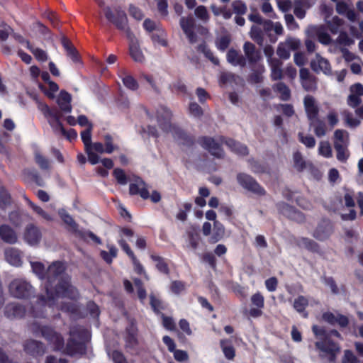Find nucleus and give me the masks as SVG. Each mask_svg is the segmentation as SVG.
Wrapping results in <instances>:
<instances>
[{
	"instance_id": "nucleus-1",
	"label": "nucleus",
	"mask_w": 363,
	"mask_h": 363,
	"mask_svg": "<svg viewBox=\"0 0 363 363\" xmlns=\"http://www.w3.org/2000/svg\"><path fill=\"white\" fill-rule=\"evenodd\" d=\"M65 264L60 261L53 262L46 271L45 290L47 296H41L38 304L52 306L60 297L76 299L79 294L75 287L70 284V277L65 274Z\"/></svg>"
},
{
	"instance_id": "nucleus-2",
	"label": "nucleus",
	"mask_w": 363,
	"mask_h": 363,
	"mask_svg": "<svg viewBox=\"0 0 363 363\" xmlns=\"http://www.w3.org/2000/svg\"><path fill=\"white\" fill-rule=\"evenodd\" d=\"M30 330L35 335H40L50 344H52L54 350H62L63 352L71 356L83 354L85 351V342L89 338L87 330L79 325H74L70 328V337L65 347L63 337L52 328L41 326L38 323L34 322L30 325Z\"/></svg>"
},
{
	"instance_id": "nucleus-3",
	"label": "nucleus",
	"mask_w": 363,
	"mask_h": 363,
	"mask_svg": "<svg viewBox=\"0 0 363 363\" xmlns=\"http://www.w3.org/2000/svg\"><path fill=\"white\" fill-rule=\"evenodd\" d=\"M105 17L112 23L118 30L123 31L129 40V50L131 57L137 62H143L145 60L144 55L140 49L138 39L128 26V17L125 12L121 6L114 9V12L111 7L105 8Z\"/></svg>"
},
{
	"instance_id": "nucleus-4",
	"label": "nucleus",
	"mask_w": 363,
	"mask_h": 363,
	"mask_svg": "<svg viewBox=\"0 0 363 363\" xmlns=\"http://www.w3.org/2000/svg\"><path fill=\"white\" fill-rule=\"evenodd\" d=\"M172 112L164 106H161L157 110V121L159 127L165 133H171L174 138L179 143L190 146L194 144V140L182 128L172 123Z\"/></svg>"
},
{
	"instance_id": "nucleus-5",
	"label": "nucleus",
	"mask_w": 363,
	"mask_h": 363,
	"mask_svg": "<svg viewBox=\"0 0 363 363\" xmlns=\"http://www.w3.org/2000/svg\"><path fill=\"white\" fill-rule=\"evenodd\" d=\"M312 330L318 339L315 342V347L320 351L319 356L330 363H335L337 354L340 352V347L330 338V334L325 328L313 325Z\"/></svg>"
},
{
	"instance_id": "nucleus-6",
	"label": "nucleus",
	"mask_w": 363,
	"mask_h": 363,
	"mask_svg": "<svg viewBox=\"0 0 363 363\" xmlns=\"http://www.w3.org/2000/svg\"><path fill=\"white\" fill-rule=\"evenodd\" d=\"M129 180L130 182L129 185V194L130 195L138 194L143 199H150L153 203H157L160 201V194L157 191H153L152 194H150L149 186L140 177L133 175Z\"/></svg>"
},
{
	"instance_id": "nucleus-7",
	"label": "nucleus",
	"mask_w": 363,
	"mask_h": 363,
	"mask_svg": "<svg viewBox=\"0 0 363 363\" xmlns=\"http://www.w3.org/2000/svg\"><path fill=\"white\" fill-rule=\"evenodd\" d=\"M9 289L11 294L17 298H28L35 293L33 286L23 279H13Z\"/></svg>"
},
{
	"instance_id": "nucleus-8",
	"label": "nucleus",
	"mask_w": 363,
	"mask_h": 363,
	"mask_svg": "<svg viewBox=\"0 0 363 363\" xmlns=\"http://www.w3.org/2000/svg\"><path fill=\"white\" fill-rule=\"evenodd\" d=\"M238 183L245 189L254 194L263 195L265 191L255 179L249 174L245 173H239L237 174Z\"/></svg>"
},
{
	"instance_id": "nucleus-9",
	"label": "nucleus",
	"mask_w": 363,
	"mask_h": 363,
	"mask_svg": "<svg viewBox=\"0 0 363 363\" xmlns=\"http://www.w3.org/2000/svg\"><path fill=\"white\" fill-rule=\"evenodd\" d=\"M299 77L301 84L305 91L313 92L317 89V78L310 72L308 69L301 68Z\"/></svg>"
},
{
	"instance_id": "nucleus-10",
	"label": "nucleus",
	"mask_w": 363,
	"mask_h": 363,
	"mask_svg": "<svg viewBox=\"0 0 363 363\" xmlns=\"http://www.w3.org/2000/svg\"><path fill=\"white\" fill-rule=\"evenodd\" d=\"M93 128V125H89V128H87L86 130H83L81 133L82 140L84 144L85 151L88 155V160L91 164H96L99 162L100 157L96 153H92L89 150V147L91 143V130Z\"/></svg>"
},
{
	"instance_id": "nucleus-11",
	"label": "nucleus",
	"mask_w": 363,
	"mask_h": 363,
	"mask_svg": "<svg viewBox=\"0 0 363 363\" xmlns=\"http://www.w3.org/2000/svg\"><path fill=\"white\" fill-rule=\"evenodd\" d=\"M199 144L205 150H208L212 155L221 158L224 155V152L220 145L211 137H202L199 140Z\"/></svg>"
},
{
	"instance_id": "nucleus-12",
	"label": "nucleus",
	"mask_w": 363,
	"mask_h": 363,
	"mask_svg": "<svg viewBox=\"0 0 363 363\" xmlns=\"http://www.w3.org/2000/svg\"><path fill=\"white\" fill-rule=\"evenodd\" d=\"M333 233V226L330 220L323 219L317 225L313 232V237L318 240L328 239Z\"/></svg>"
},
{
	"instance_id": "nucleus-13",
	"label": "nucleus",
	"mask_w": 363,
	"mask_h": 363,
	"mask_svg": "<svg viewBox=\"0 0 363 363\" xmlns=\"http://www.w3.org/2000/svg\"><path fill=\"white\" fill-rule=\"evenodd\" d=\"M4 312L7 318L13 320L24 317L26 310L23 305L11 302L6 305Z\"/></svg>"
},
{
	"instance_id": "nucleus-14",
	"label": "nucleus",
	"mask_w": 363,
	"mask_h": 363,
	"mask_svg": "<svg viewBox=\"0 0 363 363\" xmlns=\"http://www.w3.org/2000/svg\"><path fill=\"white\" fill-rule=\"evenodd\" d=\"M311 68L316 73L323 72L325 74H331V67L329 61L323 57L319 53L315 54V57L311 61Z\"/></svg>"
},
{
	"instance_id": "nucleus-15",
	"label": "nucleus",
	"mask_w": 363,
	"mask_h": 363,
	"mask_svg": "<svg viewBox=\"0 0 363 363\" xmlns=\"http://www.w3.org/2000/svg\"><path fill=\"white\" fill-rule=\"evenodd\" d=\"M277 210L280 213L291 220L296 221H303L304 218L303 214L296 211L294 207L284 202H279L276 205Z\"/></svg>"
},
{
	"instance_id": "nucleus-16",
	"label": "nucleus",
	"mask_w": 363,
	"mask_h": 363,
	"mask_svg": "<svg viewBox=\"0 0 363 363\" xmlns=\"http://www.w3.org/2000/svg\"><path fill=\"white\" fill-rule=\"evenodd\" d=\"M42 233L40 230L33 224L26 226L24 233V239L30 245H37L41 240Z\"/></svg>"
},
{
	"instance_id": "nucleus-17",
	"label": "nucleus",
	"mask_w": 363,
	"mask_h": 363,
	"mask_svg": "<svg viewBox=\"0 0 363 363\" xmlns=\"http://www.w3.org/2000/svg\"><path fill=\"white\" fill-rule=\"evenodd\" d=\"M243 51L250 64H255L262 59V53L255 45L250 42H245Z\"/></svg>"
},
{
	"instance_id": "nucleus-18",
	"label": "nucleus",
	"mask_w": 363,
	"mask_h": 363,
	"mask_svg": "<svg viewBox=\"0 0 363 363\" xmlns=\"http://www.w3.org/2000/svg\"><path fill=\"white\" fill-rule=\"evenodd\" d=\"M24 350L33 356L43 355L45 353V346L43 342L35 340H28L24 343Z\"/></svg>"
},
{
	"instance_id": "nucleus-19",
	"label": "nucleus",
	"mask_w": 363,
	"mask_h": 363,
	"mask_svg": "<svg viewBox=\"0 0 363 363\" xmlns=\"http://www.w3.org/2000/svg\"><path fill=\"white\" fill-rule=\"evenodd\" d=\"M304 107L309 121H313L318 118L319 108L315 103V99L310 95L305 96Z\"/></svg>"
},
{
	"instance_id": "nucleus-20",
	"label": "nucleus",
	"mask_w": 363,
	"mask_h": 363,
	"mask_svg": "<svg viewBox=\"0 0 363 363\" xmlns=\"http://www.w3.org/2000/svg\"><path fill=\"white\" fill-rule=\"evenodd\" d=\"M6 260L13 266L20 267L22 264V255L19 250L8 247L4 251Z\"/></svg>"
},
{
	"instance_id": "nucleus-21",
	"label": "nucleus",
	"mask_w": 363,
	"mask_h": 363,
	"mask_svg": "<svg viewBox=\"0 0 363 363\" xmlns=\"http://www.w3.org/2000/svg\"><path fill=\"white\" fill-rule=\"evenodd\" d=\"M0 238L4 242L11 245L15 244L18 241V236L15 230L6 224L0 226Z\"/></svg>"
},
{
	"instance_id": "nucleus-22",
	"label": "nucleus",
	"mask_w": 363,
	"mask_h": 363,
	"mask_svg": "<svg viewBox=\"0 0 363 363\" xmlns=\"http://www.w3.org/2000/svg\"><path fill=\"white\" fill-rule=\"evenodd\" d=\"M125 347L130 350H135L138 344L137 329L134 325H131L126 328V335L125 337Z\"/></svg>"
},
{
	"instance_id": "nucleus-23",
	"label": "nucleus",
	"mask_w": 363,
	"mask_h": 363,
	"mask_svg": "<svg viewBox=\"0 0 363 363\" xmlns=\"http://www.w3.org/2000/svg\"><path fill=\"white\" fill-rule=\"evenodd\" d=\"M72 96L66 91H61L60 94L57 99V104H58L60 110L63 113H70L72 111L71 105Z\"/></svg>"
},
{
	"instance_id": "nucleus-24",
	"label": "nucleus",
	"mask_w": 363,
	"mask_h": 363,
	"mask_svg": "<svg viewBox=\"0 0 363 363\" xmlns=\"http://www.w3.org/2000/svg\"><path fill=\"white\" fill-rule=\"evenodd\" d=\"M334 148L348 147L349 133L345 130L337 129L334 133Z\"/></svg>"
},
{
	"instance_id": "nucleus-25",
	"label": "nucleus",
	"mask_w": 363,
	"mask_h": 363,
	"mask_svg": "<svg viewBox=\"0 0 363 363\" xmlns=\"http://www.w3.org/2000/svg\"><path fill=\"white\" fill-rule=\"evenodd\" d=\"M222 142L225 143L231 151L238 155H247L248 154V149L247 146L239 142L230 138H223Z\"/></svg>"
},
{
	"instance_id": "nucleus-26",
	"label": "nucleus",
	"mask_w": 363,
	"mask_h": 363,
	"mask_svg": "<svg viewBox=\"0 0 363 363\" xmlns=\"http://www.w3.org/2000/svg\"><path fill=\"white\" fill-rule=\"evenodd\" d=\"M227 61L233 66L245 67L246 65L245 57L236 50L231 48L227 52Z\"/></svg>"
},
{
	"instance_id": "nucleus-27",
	"label": "nucleus",
	"mask_w": 363,
	"mask_h": 363,
	"mask_svg": "<svg viewBox=\"0 0 363 363\" xmlns=\"http://www.w3.org/2000/svg\"><path fill=\"white\" fill-rule=\"evenodd\" d=\"M268 64L271 69V78L274 81L279 80L283 78V70L281 67L283 62L280 59L270 60Z\"/></svg>"
},
{
	"instance_id": "nucleus-28",
	"label": "nucleus",
	"mask_w": 363,
	"mask_h": 363,
	"mask_svg": "<svg viewBox=\"0 0 363 363\" xmlns=\"http://www.w3.org/2000/svg\"><path fill=\"white\" fill-rule=\"evenodd\" d=\"M307 33H311L312 35H315L318 39V41L323 45H329L332 41L329 34L325 32L321 28H318L315 26L309 27Z\"/></svg>"
},
{
	"instance_id": "nucleus-29",
	"label": "nucleus",
	"mask_w": 363,
	"mask_h": 363,
	"mask_svg": "<svg viewBox=\"0 0 363 363\" xmlns=\"http://www.w3.org/2000/svg\"><path fill=\"white\" fill-rule=\"evenodd\" d=\"M225 235V228L222 223L218 220H215L213 223V233L210 238L211 243H216L219 241Z\"/></svg>"
},
{
	"instance_id": "nucleus-30",
	"label": "nucleus",
	"mask_w": 363,
	"mask_h": 363,
	"mask_svg": "<svg viewBox=\"0 0 363 363\" xmlns=\"http://www.w3.org/2000/svg\"><path fill=\"white\" fill-rule=\"evenodd\" d=\"M250 35L259 46L263 45L264 41V32L260 27L253 25L251 27Z\"/></svg>"
},
{
	"instance_id": "nucleus-31",
	"label": "nucleus",
	"mask_w": 363,
	"mask_h": 363,
	"mask_svg": "<svg viewBox=\"0 0 363 363\" xmlns=\"http://www.w3.org/2000/svg\"><path fill=\"white\" fill-rule=\"evenodd\" d=\"M179 25L184 33H185L189 30H194L196 21L191 15L187 17L183 16L179 20Z\"/></svg>"
},
{
	"instance_id": "nucleus-32",
	"label": "nucleus",
	"mask_w": 363,
	"mask_h": 363,
	"mask_svg": "<svg viewBox=\"0 0 363 363\" xmlns=\"http://www.w3.org/2000/svg\"><path fill=\"white\" fill-rule=\"evenodd\" d=\"M310 125L314 127V132L317 137H323L326 133V125L324 121L320 120L318 118L310 121Z\"/></svg>"
},
{
	"instance_id": "nucleus-33",
	"label": "nucleus",
	"mask_w": 363,
	"mask_h": 363,
	"mask_svg": "<svg viewBox=\"0 0 363 363\" xmlns=\"http://www.w3.org/2000/svg\"><path fill=\"white\" fill-rule=\"evenodd\" d=\"M344 21L342 19L340 18L337 16L333 17L331 20H326V23L330 31L333 34H337V33L341 32V26H342Z\"/></svg>"
},
{
	"instance_id": "nucleus-34",
	"label": "nucleus",
	"mask_w": 363,
	"mask_h": 363,
	"mask_svg": "<svg viewBox=\"0 0 363 363\" xmlns=\"http://www.w3.org/2000/svg\"><path fill=\"white\" fill-rule=\"evenodd\" d=\"M58 214L62 221L68 226H69L72 229L76 230L77 228V224L72 217V216L64 208H60L58 210Z\"/></svg>"
},
{
	"instance_id": "nucleus-35",
	"label": "nucleus",
	"mask_w": 363,
	"mask_h": 363,
	"mask_svg": "<svg viewBox=\"0 0 363 363\" xmlns=\"http://www.w3.org/2000/svg\"><path fill=\"white\" fill-rule=\"evenodd\" d=\"M265 69L263 65H259L256 69H252V72L249 77V82L253 84H258L262 82V74Z\"/></svg>"
},
{
	"instance_id": "nucleus-36",
	"label": "nucleus",
	"mask_w": 363,
	"mask_h": 363,
	"mask_svg": "<svg viewBox=\"0 0 363 363\" xmlns=\"http://www.w3.org/2000/svg\"><path fill=\"white\" fill-rule=\"evenodd\" d=\"M274 90L280 94L282 101H288L291 97L289 88L283 82H279L274 86Z\"/></svg>"
},
{
	"instance_id": "nucleus-37",
	"label": "nucleus",
	"mask_w": 363,
	"mask_h": 363,
	"mask_svg": "<svg viewBox=\"0 0 363 363\" xmlns=\"http://www.w3.org/2000/svg\"><path fill=\"white\" fill-rule=\"evenodd\" d=\"M150 257L156 262V268L158 271L165 274H168L169 273L168 265L162 257L152 255Z\"/></svg>"
},
{
	"instance_id": "nucleus-38",
	"label": "nucleus",
	"mask_w": 363,
	"mask_h": 363,
	"mask_svg": "<svg viewBox=\"0 0 363 363\" xmlns=\"http://www.w3.org/2000/svg\"><path fill=\"white\" fill-rule=\"evenodd\" d=\"M299 245L312 252H318L320 250L318 243L307 238H301L299 240Z\"/></svg>"
},
{
	"instance_id": "nucleus-39",
	"label": "nucleus",
	"mask_w": 363,
	"mask_h": 363,
	"mask_svg": "<svg viewBox=\"0 0 363 363\" xmlns=\"http://www.w3.org/2000/svg\"><path fill=\"white\" fill-rule=\"evenodd\" d=\"M308 305V300L303 296H298L294 301V308L298 313H303Z\"/></svg>"
},
{
	"instance_id": "nucleus-40",
	"label": "nucleus",
	"mask_w": 363,
	"mask_h": 363,
	"mask_svg": "<svg viewBox=\"0 0 363 363\" xmlns=\"http://www.w3.org/2000/svg\"><path fill=\"white\" fill-rule=\"evenodd\" d=\"M284 43L291 51H296L301 47V40L292 36H287Z\"/></svg>"
},
{
	"instance_id": "nucleus-41",
	"label": "nucleus",
	"mask_w": 363,
	"mask_h": 363,
	"mask_svg": "<svg viewBox=\"0 0 363 363\" xmlns=\"http://www.w3.org/2000/svg\"><path fill=\"white\" fill-rule=\"evenodd\" d=\"M198 50L201 51L205 57L208 58L212 63L216 65H219V60L213 55V52L206 46V44H201L198 47Z\"/></svg>"
},
{
	"instance_id": "nucleus-42",
	"label": "nucleus",
	"mask_w": 363,
	"mask_h": 363,
	"mask_svg": "<svg viewBox=\"0 0 363 363\" xmlns=\"http://www.w3.org/2000/svg\"><path fill=\"white\" fill-rule=\"evenodd\" d=\"M32 270L40 279L46 278V272L45 271V266L43 263L39 262H30Z\"/></svg>"
},
{
	"instance_id": "nucleus-43",
	"label": "nucleus",
	"mask_w": 363,
	"mask_h": 363,
	"mask_svg": "<svg viewBox=\"0 0 363 363\" xmlns=\"http://www.w3.org/2000/svg\"><path fill=\"white\" fill-rule=\"evenodd\" d=\"M231 6L236 15H244L247 11V5L241 0L233 1Z\"/></svg>"
},
{
	"instance_id": "nucleus-44",
	"label": "nucleus",
	"mask_w": 363,
	"mask_h": 363,
	"mask_svg": "<svg viewBox=\"0 0 363 363\" xmlns=\"http://www.w3.org/2000/svg\"><path fill=\"white\" fill-rule=\"evenodd\" d=\"M290 50L285 45L284 42L279 43L277 49V55L280 60H288L291 57Z\"/></svg>"
},
{
	"instance_id": "nucleus-45",
	"label": "nucleus",
	"mask_w": 363,
	"mask_h": 363,
	"mask_svg": "<svg viewBox=\"0 0 363 363\" xmlns=\"http://www.w3.org/2000/svg\"><path fill=\"white\" fill-rule=\"evenodd\" d=\"M290 50L285 45L284 42L279 43L277 49V55L280 60H288L291 57Z\"/></svg>"
},
{
	"instance_id": "nucleus-46",
	"label": "nucleus",
	"mask_w": 363,
	"mask_h": 363,
	"mask_svg": "<svg viewBox=\"0 0 363 363\" xmlns=\"http://www.w3.org/2000/svg\"><path fill=\"white\" fill-rule=\"evenodd\" d=\"M294 166L298 172H302L306 167V163L304 161L301 154L299 152H296L294 154Z\"/></svg>"
},
{
	"instance_id": "nucleus-47",
	"label": "nucleus",
	"mask_w": 363,
	"mask_h": 363,
	"mask_svg": "<svg viewBox=\"0 0 363 363\" xmlns=\"http://www.w3.org/2000/svg\"><path fill=\"white\" fill-rule=\"evenodd\" d=\"M28 49L34 55L38 60L45 62L48 60V55L43 50L35 48L30 43H28Z\"/></svg>"
},
{
	"instance_id": "nucleus-48",
	"label": "nucleus",
	"mask_w": 363,
	"mask_h": 363,
	"mask_svg": "<svg viewBox=\"0 0 363 363\" xmlns=\"http://www.w3.org/2000/svg\"><path fill=\"white\" fill-rule=\"evenodd\" d=\"M122 81L124 86L130 90L135 91L139 87L138 82L131 75L125 74Z\"/></svg>"
},
{
	"instance_id": "nucleus-49",
	"label": "nucleus",
	"mask_w": 363,
	"mask_h": 363,
	"mask_svg": "<svg viewBox=\"0 0 363 363\" xmlns=\"http://www.w3.org/2000/svg\"><path fill=\"white\" fill-rule=\"evenodd\" d=\"M195 15L197 18L203 22H207L209 20V14L207 9L204 6H199L194 11Z\"/></svg>"
},
{
	"instance_id": "nucleus-50",
	"label": "nucleus",
	"mask_w": 363,
	"mask_h": 363,
	"mask_svg": "<svg viewBox=\"0 0 363 363\" xmlns=\"http://www.w3.org/2000/svg\"><path fill=\"white\" fill-rule=\"evenodd\" d=\"M346 124L350 128H356L360 124V121L353 118L352 114L348 111L343 112Z\"/></svg>"
},
{
	"instance_id": "nucleus-51",
	"label": "nucleus",
	"mask_w": 363,
	"mask_h": 363,
	"mask_svg": "<svg viewBox=\"0 0 363 363\" xmlns=\"http://www.w3.org/2000/svg\"><path fill=\"white\" fill-rule=\"evenodd\" d=\"M113 175L116 179L118 184L125 185L128 183V179L124 171L122 169L116 168L113 171Z\"/></svg>"
},
{
	"instance_id": "nucleus-52",
	"label": "nucleus",
	"mask_w": 363,
	"mask_h": 363,
	"mask_svg": "<svg viewBox=\"0 0 363 363\" xmlns=\"http://www.w3.org/2000/svg\"><path fill=\"white\" fill-rule=\"evenodd\" d=\"M48 123L51 126L53 132L56 135H61L62 133L65 132V128L60 121H57V119L54 120H48Z\"/></svg>"
},
{
	"instance_id": "nucleus-53",
	"label": "nucleus",
	"mask_w": 363,
	"mask_h": 363,
	"mask_svg": "<svg viewBox=\"0 0 363 363\" xmlns=\"http://www.w3.org/2000/svg\"><path fill=\"white\" fill-rule=\"evenodd\" d=\"M35 162L42 169H49V161L47 158L43 156L40 152H36L35 153Z\"/></svg>"
},
{
	"instance_id": "nucleus-54",
	"label": "nucleus",
	"mask_w": 363,
	"mask_h": 363,
	"mask_svg": "<svg viewBox=\"0 0 363 363\" xmlns=\"http://www.w3.org/2000/svg\"><path fill=\"white\" fill-rule=\"evenodd\" d=\"M335 150L337 152V159L340 162H345L350 156L348 147L335 148Z\"/></svg>"
},
{
	"instance_id": "nucleus-55",
	"label": "nucleus",
	"mask_w": 363,
	"mask_h": 363,
	"mask_svg": "<svg viewBox=\"0 0 363 363\" xmlns=\"http://www.w3.org/2000/svg\"><path fill=\"white\" fill-rule=\"evenodd\" d=\"M342 363H359V360L351 350H346L344 352Z\"/></svg>"
},
{
	"instance_id": "nucleus-56",
	"label": "nucleus",
	"mask_w": 363,
	"mask_h": 363,
	"mask_svg": "<svg viewBox=\"0 0 363 363\" xmlns=\"http://www.w3.org/2000/svg\"><path fill=\"white\" fill-rule=\"evenodd\" d=\"M61 311L64 312L76 313L78 311V306L72 302H64L60 306Z\"/></svg>"
},
{
	"instance_id": "nucleus-57",
	"label": "nucleus",
	"mask_w": 363,
	"mask_h": 363,
	"mask_svg": "<svg viewBox=\"0 0 363 363\" xmlns=\"http://www.w3.org/2000/svg\"><path fill=\"white\" fill-rule=\"evenodd\" d=\"M337 43L342 45H350L354 43V40L350 38L346 32L341 31L339 36L336 40Z\"/></svg>"
},
{
	"instance_id": "nucleus-58",
	"label": "nucleus",
	"mask_w": 363,
	"mask_h": 363,
	"mask_svg": "<svg viewBox=\"0 0 363 363\" xmlns=\"http://www.w3.org/2000/svg\"><path fill=\"white\" fill-rule=\"evenodd\" d=\"M236 78H238V76L233 73L222 72L220 76V82L223 84H230L235 82Z\"/></svg>"
},
{
	"instance_id": "nucleus-59",
	"label": "nucleus",
	"mask_w": 363,
	"mask_h": 363,
	"mask_svg": "<svg viewBox=\"0 0 363 363\" xmlns=\"http://www.w3.org/2000/svg\"><path fill=\"white\" fill-rule=\"evenodd\" d=\"M80 238H82L84 240H86L88 238H90L91 240H93L96 244H101V239L96 236L94 233L89 230L86 231H80L79 232Z\"/></svg>"
},
{
	"instance_id": "nucleus-60",
	"label": "nucleus",
	"mask_w": 363,
	"mask_h": 363,
	"mask_svg": "<svg viewBox=\"0 0 363 363\" xmlns=\"http://www.w3.org/2000/svg\"><path fill=\"white\" fill-rule=\"evenodd\" d=\"M24 173L28 174L38 186L43 185V181L35 169H26Z\"/></svg>"
},
{
	"instance_id": "nucleus-61",
	"label": "nucleus",
	"mask_w": 363,
	"mask_h": 363,
	"mask_svg": "<svg viewBox=\"0 0 363 363\" xmlns=\"http://www.w3.org/2000/svg\"><path fill=\"white\" fill-rule=\"evenodd\" d=\"M225 340L220 341V345L225 357L228 359H233L235 357V350L232 346L225 345Z\"/></svg>"
},
{
	"instance_id": "nucleus-62",
	"label": "nucleus",
	"mask_w": 363,
	"mask_h": 363,
	"mask_svg": "<svg viewBox=\"0 0 363 363\" xmlns=\"http://www.w3.org/2000/svg\"><path fill=\"white\" fill-rule=\"evenodd\" d=\"M201 259L203 262L208 263L211 267L215 269L216 267V259L212 252H206L202 255Z\"/></svg>"
},
{
	"instance_id": "nucleus-63",
	"label": "nucleus",
	"mask_w": 363,
	"mask_h": 363,
	"mask_svg": "<svg viewBox=\"0 0 363 363\" xmlns=\"http://www.w3.org/2000/svg\"><path fill=\"white\" fill-rule=\"evenodd\" d=\"M230 43V38L228 35L220 37L216 42V46L218 49L221 51L225 50L229 46Z\"/></svg>"
},
{
	"instance_id": "nucleus-64",
	"label": "nucleus",
	"mask_w": 363,
	"mask_h": 363,
	"mask_svg": "<svg viewBox=\"0 0 363 363\" xmlns=\"http://www.w3.org/2000/svg\"><path fill=\"white\" fill-rule=\"evenodd\" d=\"M189 113L194 117H201L203 115V110L201 107L196 102H192L189 104Z\"/></svg>"
}]
</instances>
